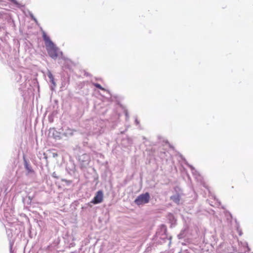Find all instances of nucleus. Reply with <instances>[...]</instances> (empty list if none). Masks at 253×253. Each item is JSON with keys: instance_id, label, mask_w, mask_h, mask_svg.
Returning a JSON list of instances; mask_svg holds the SVG:
<instances>
[{"instance_id": "nucleus-1", "label": "nucleus", "mask_w": 253, "mask_h": 253, "mask_svg": "<svg viewBox=\"0 0 253 253\" xmlns=\"http://www.w3.org/2000/svg\"><path fill=\"white\" fill-rule=\"evenodd\" d=\"M42 37L49 56L53 59L57 58L61 54L59 48L53 43L49 37L44 32L42 33Z\"/></svg>"}, {"instance_id": "nucleus-2", "label": "nucleus", "mask_w": 253, "mask_h": 253, "mask_svg": "<svg viewBox=\"0 0 253 253\" xmlns=\"http://www.w3.org/2000/svg\"><path fill=\"white\" fill-rule=\"evenodd\" d=\"M150 196L149 193L146 192L139 195L134 200V203L138 206L144 205L149 203Z\"/></svg>"}, {"instance_id": "nucleus-3", "label": "nucleus", "mask_w": 253, "mask_h": 253, "mask_svg": "<svg viewBox=\"0 0 253 253\" xmlns=\"http://www.w3.org/2000/svg\"><path fill=\"white\" fill-rule=\"evenodd\" d=\"M103 200V194L101 190L97 191L94 198L90 202L93 204L101 203Z\"/></svg>"}, {"instance_id": "nucleus-4", "label": "nucleus", "mask_w": 253, "mask_h": 253, "mask_svg": "<svg viewBox=\"0 0 253 253\" xmlns=\"http://www.w3.org/2000/svg\"><path fill=\"white\" fill-rule=\"evenodd\" d=\"M170 198L176 203H179L180 201V198L178 195L172 196Z\"/></svg>"}, {"instance_id": "nucleus-5", "label": "nucleus", "mask_w": 253, "mask_h": 253, "mask_svg": "<svg viewBox=\"0 0 253 253\" xmlns=\"http://www.w3.org/2000/svg\"><path fill=\"white\" fill-rule=\"evenodd\" d=\"M94 85L96 87H97V88H99V89H101L102 90H105V89L103 87H102L101 86V85L100 84H97V83L94 84Z\"/></svg>"}, {"instance_id": "nucleus-6", "label": "nucleus", "mask_w": 253, "mask_h": 253, "mask_svg": "<svg viewBox=\"0 0 253 253\" xmlns=\"http://www.w3.org/2000/svg\"><path fill=\"white\" fill-rule=\"evenodd\" d=\"M62 181L63 182H66V183H68V184H70V183H72V182L71 180H67V179H62Z\"/></svg>"}, {"instance_id": "nucleus-7", "label": "nucleus", "mask_w": 253, "mask_h": 253, "mask_svg": "<svg viewBox=\"0 0 253 253\" xmlns=\"http://www.w3.org/2000/svg\"><path fill=\"white\" fill-rule=\"evenodd\" d=\"M26 168L29 172H33V170L28 167V165H26Z\"/></svg>"}, {"instance_id": "nucleus-8", "label": "nucleus", "mask_w": 253, "mask_h": 253, "mask_svg": "<svg viewBox=\"0 0 253 253\" xmlns=\"http://www.w3.org/2000/svg\"><path fill=\"white\" fill-rule=\"evenodd\" d=\"M49 77L50 79H52V83H53V77H52V75H50L49 76Z\"/></svg>"}, {"instance_id": "nucleus-9", "label": "nucleus", "mask_w": 253, "mask_h": 253, "mask_svg": "<svg viewBox=\"0 0 253 253\" xmlns=\"http://www.w3.org/2000/svg\"><path fill=\"white\" fill-rule=\"evenodd\" d=\"M54 177L57 178V176H56V175H54Z\"/></svg>"}, {"instance_id": "nucleus-10", "label": "nucleus", "mask_w": 253, "mask_h": 253, "mask_svg": "<svg viewBox=\"0 0 253 253\" xmlns=\"http://www.w3.org/2000/svg\"><path fill=\"white\" fill-rule=\"evenodd\" d=\"M54 177L57 178V176H56V175H54Z\"/></svg>"}, {"instance_id": "nucleus-11", "label": "nucleus", "mask_w": 253, "mask_h": 253, "mask_svg": "<svg viewBox=\"0 0 253 253\" xmlns=\"http://www.w3.org/2000/svg\"><path fill=\"white\" fill-rule=\"evenodd\" d=\"M54 177L57 178V176H56V175H54Z\"/></svg>"}]
</instances>
